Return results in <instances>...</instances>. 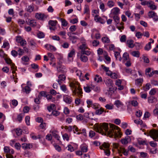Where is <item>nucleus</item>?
Returning a JSON list of instances; mask_svg holds the SVG:
<instances>
[{"label": "nucleus", "instance_id": "62", "mask_svg": "<svg viewBox=\"0 0 158 158\" xmlns=\"http://www.w3.org/2000/svg\"><path fill=\"white\" fill-rule=\"evenodd\" d=\"M67 150L70 152H72L74 151V148L70 144L68 145L66 148Z\"/></svg>", "mask_w": 158, "mask_h": 158}, {"label": "nucleus", "instance_id": "1", "mask_svg": "<svg viewBox=\"0 0 158 158\" xmlns=\"http://www.w3.org/2000/svg\"><path fill=\"white\" fill-rule=\"evenodd\" d=\"M94 129L96 132L102 135H107L110 137H121L122 135L119 128L113 124H110V128H109L107 123H96L94 126Z\"/></svg>", "mask_w": 158, "mask_h": 158}, {"label": "nucleus", "instance_id": "28", "mask_svg": "<svg viewBox=\"0 0 158 158\" xmlns=\"http://www.w3.org/2000/svg\"><path fill=\"white\" fill-rule=\"evenodd\" d=\"M73 129V131L74 133H76L75 131L76 132L78 131V129L76 126H70L68 127V129L69 131H71L72 129Z\"/></svg>", "mask_w": 158, "mask_h": 158}, {"label": "nucleus", "instance_id": "12", "mask_svg": "<svg viewBox=\"0 0 158 158\" xmlns=\"http://www.w3.org/2000/svg\"><path fill=\"white\" fill-rule=\"evenodd\" d=\"M104 81L106 85L108 87L112 86L114 85L112 80L109 78H105L104 79Z\"/></svg>", "mask_w": 158, "mask_h": 158}, {"label": "nucleus", "instance_id": "64", "mask_svg": "<svg viewBox=\"0 0 158 158\" xmlns=\"http://www.w3.org/2000/svg\"><path fill=\"white\" fill-rule=\"evenodd\" d=\"M89 12V6L87 5H85L84 9V13L88 14Z\"/></svg>", "mask_w": 158, "mask_h": 158}, {"label": "nucleus", "instance_id": "41", "mask_svg": "<svg viewBox=\"0 0 158 158\" xmlns=\"http://www.w3.org/2000/svg\"><path fill=\"white\" fill-rule=\"evenodd\" d=\"M102 40L104 43H109L110 42V40L107 36L102 37Z\"/></svg>", "mask_w": 158, "mask_h": 158}, {"label": "nucleus", "instance_id": "36", "mask_svg": "<svg viewBox=\"0 0 158 158\" xmlns=\"http://www.w3.org/2000/svg\"><path fill=\"white\" fill-rule=\"evenodd\" d=\"M91 86L90 87L87 85L86 86H84V91L86 93H89L91 91V89H92V85H91Z\"/></svg>", "mask_w": 158, "mask_h": 158}, {"label": "nucleus", "instance_id": "13", "mask_svg": "<svg viewBox=\"0 0 158 158\" xmlns=\"http://www.w3.org/2000/svg\"><path fill=\"white\" fill-rule=\"evenodd\" d=\"M120 9L118 7H114L111 10L110 14L113 16L118 15L119 13Z\"/></svg>", "mask_w": 158, "mask_h": 158}, {"label": "nucleus", "instance_id": "63", "mask_svg": "<svg viewBox=\"0 0 158 158\" xmlns=\"http://www.w3.org/2000/svg\"><path fill=\"white\" fill-rule=\"evenodd\" d=\"M106 109L108 110H112L113 109L114 105L112 104H107L105 106Z\"/></svg>", "mask_w": 158, "mask_h": 158}, {"label": "nucleus", "instance_id": "21", "mask_svg": "<svg viewBox=\"0 0 158 158\" xmlns=\"http://www.w3.org/2000/svg\"><path fill=\"white\" fill-rule=\"evenodd\" d=\"M148 102L150 103H156L157 102L156 98L153 96H150L148 98Z\"/></svg>", "mask_w": 158, "mask_h": 158}, {"label": "nucleus", "instance_id": "56", "mask_svg": "<svg viewBox=\"0 0 158 158\" xmlns=\"http://www.w3.org/2000/svg\"><path fill=\"white\" fill-rule=\"evenodd\" d=\"M29 25L32 27H34L36 25V23L35 20H28Z\"/></svg>", "mask_w": 158, "mask_h": 158}, {"label": "nucleus", "instance_id": "9", "mask_svg": "<svg viewBox=\"0 0 158 158\" xmlns=\"http://www.w3.org/2000/svg\"><path fill=\"white\" fill-rule=\"evenodd\" d=\"M63 100L66 104H70L73 101V98L70 96L65 94L63 95Z\"/></svg>", "mask_w": 158, "mask_h": 158}, {"label": "nucleus", "instance_id": "15", "mask_svg": "<svg viewBox=\"0 0 158 158\" xmlns=\"http://www.w3.org/2000/svg\"><path fill=\"white\" fill-rule=\"evenodd\" d=\"M76 74L77 76H78L81 81H83L84 79V76L82 74V72L79 70H77L76 71Z\"/></svg>", "mask_w": 158, "mask_h": 158}, {"label": "nucleus", "instance_id": "14", "mask_svg": "<svg viewBox=\"0 0 158 158\" xmlns=\"http://www.w3.org/2000/svg\"><path fill=\"white\" fill-rule=\"evenodd\" d=\"M44 47L48 50L50 51H54L56 50V48L54 46L50 44H46L44 45Z\"/></svg>", "mask_w": 158, "mask_h": 158}, {"label": "nucleus", "instance_id": "43", "mask_svg": "<svg viewBox=\"0 0 158 158\" xmlns=\"http://www.w3.org/2000/svg\"><path fill=\"white\" fill-rule=\"evenodd\" d=\"M157 92H158V89L153 88L150 91L149 94L151 95H154Z\"/></svg>", "mask_w": 158, "mask_h": 158}, {"label": "nucleus", "instance_id": "39", "mask_svg": "<svg viewBox=\"0 0 158 158\" xmlns=\"http://www.w3.org/2000/svg\"><path fill=\"white\" fill-rule=\"evenodd\" d=\"M77 134L79 135L81 134H82L85 136L86 135V130L85 129H83L82 130H78V131L77 132Z\"/></svg>", "mask_w": 158, "mask_h": 158}, {"label": "nucleus", "instance_id": "44", "mask_svg": "<svg viewBox=\"0 0 158 158\" xmlns=\"http://www.w3.org/2000/svg\"><path fill=\"white\" fill-rule=\"evenodd\" d=\"M57 23L56 20H50L48 22L49 24L52 27H55Z\"/></svg>", "mask_w": 158, "mask_h": 158}, {"label": "nucleus", "instance_id": "25", "mask_svg": "<svg viewBox=\"0 0 158 158\" xmlns=\"http://www.w3.org/2000/svg\"><path fill=\"white\" fill-rule=\"evenodd\" d=\"M110 147V144L104 142L102 145L100 146V148L101 149H109Z\"/></svg>", "mask_w": 158, "mask_h": 158}, {"label": "nucleus", "instance_id": "7", "mask_svg": "<svg viewBox=\"0 0 158 158\" xmlns=\"http://www.w3.org/2000/svg\"><path fill=\"white\" fill-rule=\"evenodd\" d=\"M148 15L149 18H152L154 21H158V16L157 14L154 11L152 10L149 11L148 13Z\"/></svg>", "mask_w": 158, "mask_h": 158}, {"label": "nucleus", "instance_id": "59", "mask_svg": "<svg viewBox=\"0 0 158 158\" xmlns=\"http://www.w3.org/2000/svg\"><path fill=\"white\" fill-rule=\"evenodd\" d=\"M55 105L53 104H51V105L48 106L47 109L49 111H51L52 110L54 109L55 108Z\"/></svg>", "mask_w": 158, "mask_h": 158}, {"label": "nucleus", "instance_id": "32", "mask_svg": "<svg viewBox=\"0 0 158 158\" xmlns=\"http://www.w3.org/2000/svg\"><path fill=\"white\" fill-rule=\"evenodd\" d=\"M143 78L138 79L135 80V84L138 86H141L143 82Z\"/></svg>", "mask_w": 158, "mask_h": 158}, {"label": "nucleus", "instance_id": "3", "mask_svg": "<svg viewBox=\"0 0 158 158\" xmlns=\"http://www.w3.org/2000/svg\"><path fill=\"white\" fill-rule=\"evenodd\" d=\"M4 59L7 64L10 65L11 68L12 70V73L13 74V77L14 78H15V75L14 74L15 73V71L16 70V67L15 66V64L12 63L11 60L9 58L6 57Z\"/></svg>", "mask_w": 158, "mask_h": 158}, {"label": "nucleus", "instance_id": "47", "mask_svg": "<svg viewBox=\"0 0 158 158\" xmlns=\"http://www.w3.org/2000/svg\"><path fill=\"white\" fill-rule=\"evenodd\" d=\"M30 135L31 137L34 140H36L40 138V135L36 136L34 133H31Z\"/></svg>", "mask_w": 158, "mask_h": 158}, {"label": "nucleus", "instance_id": "49", "mask_svg": "<svg viewBox=\"0 0 158 158\" xmlns=\"http://www.w3.org/2000/svg\"><path fill=\"white\" fill-rule=\"evenodd\" d=\"M29 44L33 47H35L36 45V43L33 39H31L28 41Z\"/></svg>", "mask_w": 158, "mask_h": 158}, {"label": "nucleus", "instance_id": "58", "mask_svg": "<svg viewBox=\"0 0 158 158\" xmlns=\"http://www.w3.org/2000/svg\"><path fill=\"white\" fill-rule=\"evenodd\" d=\"M96 133L95 132L93 131H90L89 132V136L91 138H95Z\"/></svg>", "mask_w": 158, "mask_h": 158}, {"label": "nucleus", "instance_id": "35", "mask_svg": "<svg viewBox=\"0 0 158 158\" xmlns=\"http://www.w3.org/2000/svg\"><path fill=\"white\" fill-rule=\"evenodd\" d=\"M91 52L89 50V49L88 48L87 50H85L81 51V54L83 55H86L87 56H89L91 54Z\"/></svg>", "mask_w": 158, "mask_h": 158}, {"label": "nucleus", "instance_id": "30", "mask_svg": "<svg viewBox=\"0 0 158 158\" xmlns=\"http://www.w3.org/2000/svg\"><path fill=\"white\" fill-rule=\"evenodd\" d=\"M80 58L81 60L84 62H86L88 60L87 57L82 54H81Z\"/></svg>", "mask_w": 158, "mask_h": 158}, {"label": "nucleus", "instance_id": "52", "mask_svg": "<svg viewBox=\"0 0 158 158\" xmlns=\"http://www.w3.org/2000/svg\"><path fill=\"white\" fill-rule=\"evenodd\" d=\"M123 58L124 60H129V56L127 52L124 53L123 56Z\"/></svg>", "mask_w": 158, "mask_h": 158}, {"label": "nucleus", "instance_id": "33", "mask_svg": "<svg viewBox=\"0 0 158 158\" xmlns=\"http://www.w3.org/2000/svg\"><path fill=\"white\" fill-rule=\"evenodd\" d=\"M148 6L152 10H156L157 8V6L152 2H150Z\"/></svg>", "mask_w": 158, "mask_h": 158}, {"label": "nucleus", "instance_id": "22", "mask_svg": "<svg viewBox=\"0 0 158 158\" xmlns=\"http://www.w3.org/2000/svg\"><path fill=\"white\" fill-rule=\"evenodd\" d=\"M127 44L129 48H133L135 45L134 44V41L132 40H128L127 41Z\"/></svg>", "mask_w": 158, "mask_h": 158}, {"label": "nucleus", "instance_id": "19", "mask_svg": "<svg viewBox=\"0 0 158 158\" xmlns=\"http://www.w3.org/2000/svg\"><path fill=\"white\" fill-rule=\"evenodd\" d=\"M99 10L98 9H94L92 10V15L94 17V19L99 15Z\"/></svg>", "mask_w": 158, "mask_h": 158}, {"label": "nucleus", "instance_id": "34", "mask_svg": "<svg viewBox=\"0 0 158 158\" xmlns=\"http://www.w3.org/2000/svg\"><path fill=\"white\" fill-rule=\"evenodd\" d=\"M2 48H6L8 49L10 48L9 44L7 41H4L3 45L2 47Z\"/></svg>", "mask_w": 158, "mask_h": 158}, {"label": "nucleus", "instance_id": "11", "mask_svg": "<svg viewBox=\"0 0 158 158\" xmlns=\"http://www.w3.org/2000/svg\"><path fill=\"white\" fill-rule=\"evenodd\" d=\"M82 44L79 47L81 51L87 50L88 49V47L86 43V41L84 38H82Z\"/></svg>", "mask_w": 158, "mask_h": 158}, {"label": "nucleus", "instance_id": "24", "mask_svg": "<svg viewBox=\"0 0 158 158\" xmlns=\"http://www.w3.org/2000/svg\"><path fill=\"white\" fill-rule=\"evenodd\" d=\"M22 147L24 149H27L31 148L32 145L30 143H23L22 144Z\"/></svg>", "mask_w": 158, "mask_h": 158}, {"label": "nucleus", "instance_id": "51", "mask_svg": "<svg viewBox=\"0 0 158 158\" xmlns=\"http://www.w3.org/2000/svg\"><path fill=\"white\" fill-rule=\"evenodd\" d=\"M24 114H19L17 117V119L19 122H20L22 120L24 116Z\"/></svg>", "mask_w": 158, "mask_h": 158}, {"label": "nucleus", "instance_id": "2", "mask_svg": "<svg viewBox=\"0 0 158 158\" xmlns=\"http://www.w3.org/2000/svg\"><path fill=\"white\" fill-rule=\"evenodd\" d=\"M69 86L72 93V95H77L78 97L75 99V103L76 105H84V102L81 99L82 96L83 91L80 84L75 79H71L69 82Z\"/></svg>", "mask_w": 158, "mask_h": 158}, {"label": "nucleus", "instance_id": "48", "mask_svg": "<svg viewBox=\"0 0 158 158\" xmlns=\"http://www.w3.org/2000/svg\"><path fill=\"white\" fill-rule=\"evenodd\" d=\"M18 23L21 27L23 26V25L25 23V21L24 20L19 19L17 20Z\"/></svg>", "mask_w": 158, "mask_h": 158}, {"label": "nucleus", "instance_id": "57", "mask_svg": "<svg viewBox=\"0 0 158 158\" xmlns=\"http://www.w3.org/2000/svg\"><path fill=\"white\" fill-rule=\"evenodd\" d=\"M107 5L109 8H111L114 6V2L110 0L108 2Z\"/></svg>", "mask_w": 158, "mask_h": 158}, {"label": "nucleus", "instance_id": "53", "mask_svg": "<svg viewBox=\"0 0 158 158\" xmlns=\"http://www.w3.org/2000/svg\"><path fill=\"white\" fill-rule=\"evenodd\" d=\"M113 19L115 23L118 24L119 23L120 18L118 15H115L113 16Z\"/></svg>", "mask_w": 158, "mask_h": 158}, {"label": "nucleus", "instance_id": "54", "mask_svg": "<svg viewBox=\"0 0 158 158\" xmlns=\"http://www.w3.org/2000/svg\"><path fill=\"white\" fill-rule=\"evenodd\" d=\"M151 42H149L148 44H147L144 47L145 50L147 51H149L150 50L151 48Z\"/></svg>", "mask_w": 158, "mask_h": 158}, {"label": "nucleus", "instance_id": "61", "mask_svg": "<svg viewBox=\"0 0 158 158\" xmlns=\"http://www.w3.org/2000/svg\"><path fill=\"white\" fill-rule=\"evenodd\" d=\"M81 150L82 152H86L87 151V147L86 145H82L81 147Z\"/></svg>", "mask_w": 158, "mask_h": 158}, {"label": "nucleus", "instance_id": "31", "mask_svg": "<svg viewBox=\"0 0 158 158\" xmlns=\"http://www.w3.org/2000/svg\"><path fill=\"white\" fill-rule=\"evenodd\" d=\"M26 10L27 12H31L34 11V6L32 5H31L27 7Z\"/></svg>", "mask_w": 158, "mask_h": 158}, {"label": "nucleus", "instance_id": "29", "mask_svg": "<svg viewBox=\"0 0 158 158\" xmlns=\"http://www.w3.org/2000/svg\"><path fill=\"white\" fill-rule=\"evenodd\" d=\"M110 77L114 79H116L120 77V76L118 73H112Z\"/></svg>", "mask_w": 158, "mask_h": 158}, {"label": "nucleus", "instance_id": "37", "mask_svg": "<svg viewBox=\"0 0 158 158\" xmlns=\"http://www.w3.org/2000/svg\"><path fill=\"white\" fill-rule=\"evenodd\" d=\"M94 81L97 83L102 82V79L101 77L98 75H96L94 78Z\"/></svg>", "mask_w": 158, "mask_h": 158}, {"label": "nucleus", "instance_id": "45", "mask_svg": "<svg viewBox=\"0 0 158 158\" xmlns=\"http://www.w3.org/2000/svg\"><path fill=\"white\" fill-rule=\"evenodd\" d=\"M124 24V23L121 22L119 24L120 26L118 25L117 26V28L118 29V30L120 31L121 32H122V30H123L124 29V27L123 26Z\"/></svg>", "mask_w": 158, "mask_h": 158}, {"label": "nucleus", "instance_id": "50", "mask_svg": "<svg viewBox=\"0 0 158 158\" xmlns=\"http://www.w3.org/2000/svg\"><path fill=\"white\" fill-rule=\"evenodd\" d=\"M37 36L38 38L41 39L44 37L45 35L43 32L39 31L37 33Z\"/></svg>", "mask_w": 158, "mask_h": 158}, {"label": "nucleus", "instance_id": "10", "mask_svg": "<svg viewBox=\"0 0 158 158\" xmlns=\"http://www.w3.org/2000/svg\"><path fill=\"white\" fill-rule=\"evenodd\" d=\"M118 152L121 156H122V153L124 156H127L128 155V151L124 148L120 147L119 149H118Z\"/></svg>", "mask_w": 158, "mask_h": 158}, {"label": "nucleus", "instance_id": "6", "mask_svg": "<svg viewBox=\"0 0 158 158\" xmlns=\"http://www.w3.org/2000/svg\"><path fill=\"white\" fill-rule=\"evenodd\" d=\"M92 34L91 37L92 39L94 38L96 39H99L101 37L100 33L98 30L96 29H93L92 30Z\"/></svg>", "mask_w": 158, "mask_h": 158}, {"label": "nucleus", "instance_id": "38", "mask_svg": "<svg viewBox=\"0 0 158 158\" xmlns=\"http://www.w3.org/2000/svg\"><path fill=\"white\" fill-rule=\"evenodd\" d=\"M52 135L57 140H60V137L59 136L57 131H52Z\"/></svg>", "mask_w": 158, "mask_h": 158}, {"label": "nucleus", "instance_id": "46", "mask_svg": "<svg viewBox=\"0 0 158 158\" xmlns=\"http://www.w3.org/2000/svg\"><path fill=\"white\" fill-rule=\"evenodd\" d=\"M99 8L102 12H105L106 10V9L105 8L104 4L102 2H101L100 3Z\"/></svg>", "mask_w": 158, "mask_h": 158}, {"label": "nucleus", "instance_id": "20", "mask_svg": "<svg viewBox=\"0 0 158 158\" xmlns=\"http://www.w3.org/2000/svg\"><path fill=\"white\" fill-rule=\"evenodd\" d=\"M152 70L150 68L146 69L145 70V74L150 77H152L153 75V73H152Z\"/></svg>", "mask_w": 158, "mask_h": 158}, {"label": "nucleus", "instance_id": "42", "mask_svg": "<svg viewBox=\"0 0 158 158\" xmlns=\"http://www.w3.org/2000/svg\"><path fill=\"white\" fill-rule=\"evenodd\" d=\"M114 56L117 60H119V61H121V57L120 56V54L119 52H115Z\"/></svg>", "mask_w": 158, "mask_h": 158}, {"label": "nucleus", "instance_id": "18", "mask_svg": "<svg viewBox=\"0 0 158 158\" xmlns=\"http://www.w3.org/2000/svg\"><path fill=\"white\" fill-rule=\"evenodd\" d=\"M94 115V113L91 112H85L84 114V116L85 117L92 120L94 119L92 117H93Z\"/></svg>", "mask_w": 158, "mask_h": 158}, {"label": "nucleus", "instance_id": "4", "mask_svg": "<svg viewBox=\"0 0 158 158\" xmlns=\"http://www.w3.org/2000/svg\"><path fill=\"white\" fill-rule=\"evenodd\" d=\"M149 135L151 137L156 141H158V131L152 130L150 131Z\"/></svg>", "mask_w": 158, "mask_h": 158}, {"label": "nucleus", "instance_id": "5", "mask_svg": "<svg viewBox=\"0 0 158 158\" xmlns=\"http://www.w3.org/2000/svg\"><path fill=\"white\" fill-rule=\"evenodd\" d=\"M48 17V15L41 13H36L35 15V18L42 21L46 20Z\"/></svg>", "mask_w": 158, "mask_h": 158}, {"label": "nucleus", "instance_id": "26", "mask_svg": "<svg viewBox=\"0 0 158 158\" xmlns=\"http://www.w3.org/2000/svg\"><path fill=\"white\" fill-rule=\"evenodd\" d=\"M114 104L118 108L121 107L123 106V103L119 100L115 101Z\"/></svg>", "mask_w": 158, "mask_h": 158}, {"label": "nucleus", "instance_id": "16", "mask_svg": "<svg viewBox=\"0 0 158 158\" xmlns=\"http://www.w3.org/2000/svg\"><path fill=\"white\" fill-rule=\"evenodd\" d=\"M75 51L74 49L72 50L69 53L68 55V58L70 61H72L73 60V56L75 55Z\"/></svg>", "mask_w": 158, "mask_h": 158}, {"label": "nucleus", "instance_id": "17", "mask_svg": "<svg viewBox=\"0 0 158 158\" xmlns=\"http://www.w3.org/2000/svg\"><path fill=\"white\" fill-rule=\"evenodd\" d=\"M24 85V84H22L21 85L22 90L23 92H26L27 94H29L31 91V89L30 87L28 86H25L24 87L23 86Z\"/></svg>", "mask_w": 158, "mask_h": 158}, {"label": "nucleus", "instance_id": "8", "mask_svg": "<svg viewBox=\"0 0 158 158\" xmlns=\"http://www.w3.org/2000/svg\"><path fill=\"white\" fill-rule=\"evenodd\" d=\"M132 137L131 136H127L121 139L120 142L123 145H126L131 143Z\"/></svg>", "mask_w": 158, "mask_h": 158}, {"label": "nucleus", "instance_id": "55", "mask_svg": "<svg viewBox=\"0 0 158 158\" xmlns=\"http://www.w3.org/2000/svg\"><path fill=\"white\" fill-rule=\"evenodd\" d=\"M60 21L61 22V25L62 26L64 27L67 26L68 25V22L65 19H61Z\"/></svg>", "mask_w": 158, "mask_h": 158}, {"label": "nucleus", "instance_id": "27", "mask_svg": "<svg viewBox=\"0 0 158 158\" xmlns=\"http://www.w3.org/2000/svg\"><path fill=\"white\" fill-rule=\"evenodd\" d=\"M131 54L134 57L137 58L139 57L140 55V52L137 51H134L131 52Z\"/></svg>", "mask_w": 158, "mask_h": 158}, {"label": "nucleus", "instance_id": "60", "mask_svg": "<svg viewBox=\"0 0 158 158\" xmlns=\"http://www.w3.org/2000/svg\"><path fill=\"white\" fill-rule=\"evenodd\" d=\"M86 103L87 104V107L89 108L91 107L93 104L92 101L90 99H87L86 100Z\"/></svg>", "mask_w": 158, "mask_h": 158}, {"label": "nucleus", "instance_id": "40", "mask_svg": "<svg viewBox=\"0 0 158 158\" xmlns=\"http://www.w3.org/2000/svg\"><path fill=\"white\" fill-rule=\"evenodd\" d=\"M60 88L61 90L65 93H68L69 92L66 85H63L60 86Z\"/></svg>", "mask_w": 158, "mask_h": 158}, {"label": "nucleus", "instance_id": "23", "mask_svg": "<svg viewBox=\"0 0 158 158\" xmlns=\"http://www.w3.org/2000/svg\"><path fill=\"white\" fill-rule=\"evenodd\" d=\"M94 20L96 22H99L102 24H103L105 22V20L100 17L99 15L94 19Z\"/></svg>", "mask_w": 158, "mask_h": 158}]
</instances>
